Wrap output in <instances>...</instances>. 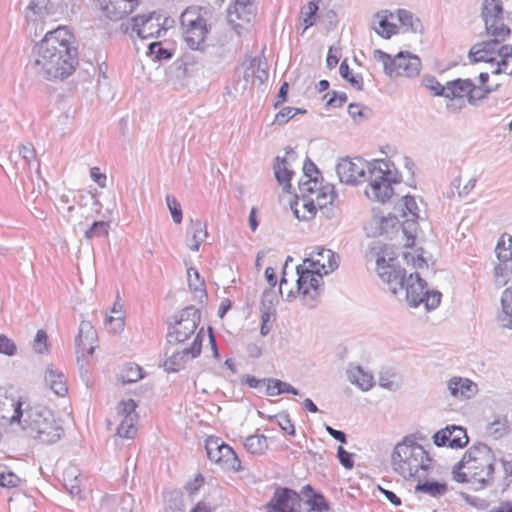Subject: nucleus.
I'll return each mask as SVG.
<instances>
[{
	"label": "nucleus",
	"instance_id": "obj_63",
	"mask_svg": "<svg viewBox=\"0 0 512 512\" xmlns=\"http://www.w3.org/2000/svg\"><path fill=\"white\" fill-rule=\"evenodd\" d=\"M508 428L507 421L496 420L491 423L489 430L495 437H502L508 432Z\"/></svg>",
	"mask_w": 512,
	"mask_h": 512
},
{
	"label": "nucleus",
	"instance_id": "obj_48",
	"mask_svg": "<svg viewBox=\"0 0 512 512\" xmlns=\"http://www.w3.org/2000/svg\"><path fill=\"white\" fill-rule=\"evenodd\" d=\"M306 503L310 506L311 510L316 512H326L329 510V504L322 494H313L306 500Z\"/></svg>",
	"mask_w": 512,
	"mask_h": 512
},
{
	"label": "nucleus",
	"instance_id": "obj_9",
	"mask_svg": "<svg viewBox=\"0 0 512 512\" xmlns=\"http://www.w3.org/2000/svg\"><path fill=\"white\" fill-rule=\"evenodd\" d=\"M373 58L382 64L384 73L390 78H413L418 76L421 70L420 58L408 51H400L392 57L390 54L376 49L373 52Z\"/></svg>",
	"mask_w": 512,
	"mask_h": 512
},
{
	"label": "nucleus",
	"instance_id": "obj_3",
	"mask_svg": "<svg viewBox=\"0 0 512 512\" xmlns=\"http://www.w3.org/2000/svg\"><path fill=\"white\" fill-rule=\"evenodd\" d=\"M10 424L17 423L25 435L38 443L50 445L56 443L64 434L60 420L56 419L52 410L47 407L26 405L17 401Z\"/></svg>",
	"mask_w": 512,
	"mask_h": 512
},
{
	"label": "nucleus",
	"instance_id": "obj_13",
	"mask_svg": "<svg viewBox=\"0 0 512 512\" xmlns=\"http://www.w3.org/2000/svg\"><path fill=\"white\" fill-rule=\"evenodd\" d=\"M200 320V313L195 307H186L182 310L179 320L169 328L167 341L178 344L187 340L196 330Z\"/></svg>",
	"mask_w": 512,
	"mask_h": 512
},
{
	"label": "nucleus",
	"instance_id": "obj_61",
	"mask_svg": "<svg viewBox=\"0 0 512 512\" xmlns=\"http://www.w3.org/2000/svg\"><path fill=\"white\" fill-rule=\"evenodd\" d=\"M337 457L339 462L346 469H352L354 467L353 454L346 451L342 446H339L337 449Z\"/></svg>",
	"mask_w": 512,
	"mask_h": 512
},
{
	"label": "nucleus",
	"instance_id": "obj_18",
	"mask_svg": "<svg viewBox=\"0 0 512 512\" xmlns=\"http://www.w3.org/2000/svg\"><path fill=\"white\" fill-rule=\"evenodd\" d=\"M98 5L105 17L118 21L138 6V0H98Z\"/></svg>",
	"mask_w": 512,
	"mask_h": 512
},
{
	"label": "nucleus",
	"instance_id": "obj_16",
	"mask_svg": "<svg viewBox=\"0 0 512 512\" xmlns=\"http://www.w3.org/2000/svg\"><path fill=\"white\" fill-rule=\"evenodd\" d=\"M468 441L466 430L462 426L456 425H448L433 436V442L438 447L463 448Z\"/></svg>",
	"mask_w": 512,
	"mask_h": 512
},
{
	"label": "nucleus",
	"instance_id": "obj_28",
	"mask_svg": "<svg viewBox=\"0 0 512 512\" xmlns=\"http://www.w3.org/2000/svg\"><path fill=\"white\" fill-rule=\"evenodd\" d=\"M80 475V470L74 465H69L63 471V485L72 496H77L81 492Z\"/></svg>",
	"mask_w": 512,
	"mask_h": 512
},
{
	"label": "nucleus",
	"instance_id": "obj_42",
	"mask_svg": "<svg viewBox=\"0 0 512 512\" xmlns=\"http://www.w3.org/2000/svg\"><path fill=\"white\" fill-rule=\"evenodd\" d=\"M20 481V478L6 465L0 464V486L5 488H14L19 485Z\"/></svg>",
	"mask_w": 512,
	"mask_h": 512
},
{
	"label": "nucleus",
	"instance_id": "obj_53",
	"mask_svg": "<svg viewBox=\"0 0 512 512\" xmlns=\"http://www.w3.org/2000/svg\"><path fill=\"white\" fill-rule=\"evenodd\" d=\"M108 223L104 221H95L89 229L86 230V238L101 237L108 233Z\"/></svg>",
	"mask_w": 512,
	"mask_h": 512
},
{
	"label": "nucleus",
	"instance_id": "obj_22",
	"mask_svg": "<svg viewBox=\"0 0 512 512\" xmlns=\"http://www.w3.org/2000/svg\"><path fill=\"white\" fill-rule=\"evenodd\" d=\"M315 197L314 201L317 204L318 208L322 211V213L327 218H331L334 216V208L328 207L331 205L336 198L337 194L335 191V187L332 184L320 185L318 182L317 187L314 192Z\"/></svg>",
	"mask_w": 512,
	"mask_h": 512
},
{
	"label": "nucleus",
	"instance_id": "obj_59",
	"mask_svg": "<svg viewBox=\"0 0 512 512\" xmlns=\"http://www.w3.org/2000/svg\"><path fill=\"white\" fill-rule=\"evenodd\" d=\"M297 111L298 108L285 107L276 114L274 122L278 125H283L293 118Z\"/></svg>",
	"mask_w": 512,
	"mask_h": 512
},
{
	"label": "nucleus",
	"instance_id": "obj_56",
	"mask_svg": "<svg viewBox=\"0 0 512 512\" xmlns=\"http://www.w3.org/2000/svg\"><path fill=\"white\" fill-rule=\"evenodd\" d=\"M491 89L484 88L483 86H476L472 82L471 92L469 94L468 102L471 105H475L478 101L484 99Z\"/></svg>",
	"mask_w": 512,
	"mask_h": 512
},
{
	"label": "nucleus",
	"instance_id": "obj_36",
	"mask_svg": "<svg viewBox=\"0 0 512 512\" xmlns=\"http://www.w3.org/2000/svg\"><path fill=\"white\" fill-rule=\"evenodd\" d=\"M497 67L493 70V73H505L512 75V51L509 50L508 46H502L498 53Z\"/></svg>",
	"mask_w": 512,
	"mask_h": 512
},
{
	"label": "nucleus",
	"instance_id": "obj_1",
	"mask_svg": "<svg viewBox=\"0 0 512 512\" xmlns=\"http://www.w3.org/2000/svg\"><path fill=\"white\" fill-rule=\"evenodd\" d=\"M391 164L385 160L365 161L360 157L342 158L336 173L341 183L358 185L367 182L365 195L368 199L385 203L394 194L393 183H398L396 172L390 169Z\"/></svg>",
	"mask_w": 512,
	"mask_h": 512
},
{
	"label": "nucleus",
	"instance_id": "obj_30",
	"mask_svg": "<svg viewBox=\"0 0 512 512\" xmlns=\"http://www.w3.org/2000/svg\"><path fill=\"white\" fill-rule=\"evenodd\" d=\"M192 237L187 240V246L192 252H197L199 246L207 238L206 224L200 220H191Z\"/></svg>",
	"mask_w": 512,
	"mask_h": 512
},
{
	"label": "nucleus",
	"instance_id": "obj_49",
	"mask_svg": "<svg viewBox=\"0 0 512 512\" xmlns=\"http://www.w3.org/2000/svg\"><path fill=\"white\" fill-rule=\"evenodd\" d=\"M397 15L400 23L403 26L410 28L413 32H416L418 30L420 22L418 19H414V16L411 12L400 9L398 10Z\"/></svg>",
	"mask_w": 512,
	"mask_h": 512
},
{
	"label": "nucleus",
	"instance_id": "obj_54",
	"mask_svg": "<svg viewBox=\"0 0 512 512\" xmlns=\"http://www.w3.org/2000/svg\"><path fill=\"white\" fill-rule=\"evenodd\" d=\"M149 54L154 55L158 60H167L172 57V51L163 48L161 42H152L149 44Z\"/></svg>",
	"mask_w": 512,
	"mask_h": 512
},
{
	"label": "nucleus",
	"instance_id": "obj_55",
	"mask_svg": "<svg viewBox=\"0 0 512 512\" xmlns=\"http://www.w3.org/2000/svg\"><path fill=\"white\" fill-rule=\"evenodd\" d=\"M318 10V5L316 2L311 1L308 3L307 7H305L301 14L303 16V22L305 24V29L314 25V16Z\"/></svg>",
	"mask_w": 512,
	"mask_h": 512
},
{
	"label": "nucleus",
	"instance_id": "obj_46",
	"mask_svg": "<svg viewBox=\"0 0 512 512\" xmlns=\"http://www.w3.org/2000/svg\"><path fill=\"white\" fill-rule=\"evenodd\" d=\"M166 203L168 206V209L171 213L172 219L176 224L181 223L183 214H182V208L178 200L173 195H167L166 196Z\"/></svg>",
	"mask_w": 512,
	"mask_h": 512
},
{
	"label": "nucleus",
	"instance_id": "obj_7",
	"mask_svg": "<svg viewBox=\"0 0 512 512\" xmlns=\"http://www.w3.org/2000/svg\"><path fill=\"white\" fill-rule=\"evenodd\" d=\"M207 10L203 7H187L180 15L182 36L192 50L204 51L206 39L211 30L205 17Z\"/></svg>",
	"mask_w": 512,
	"mask_h": 512
},
{
	"label": "nucleus",
	"instance_id": "obj_24",
	"mask_svg": "<svg viewBox=\"0 0 512 512\" xmlns=\"http://www.w3.org/2000/svg\"><path fill=\"white\" fill-rule=\"evenodd\" d=\"M313 195L314 193H308V195L303 196L300 192L296 195L298 200L291 208L299 220H309L315 216L318 206Z\"/></svg>",
	"mask_w": 512,
	"mask_h": 512
},
{
	"label": "nucleus",
	"instance_id": "obj_23",
	"mask_svg": "<svg viewBox=\"0 0 512 512\" xmlns=\"http://www.w3.org/2000/svg\"><path fill=\"white\" fill-rule=\"evenodd\" d=\"M319 176L320 171L317 166L307 158L303 165V176L299 181V192L303 196L308 195V193H314L319 182Z\"/></svg>",
	"mask_w": 512,
	"mask_h": 512
},
{
	"label": "nucleus",
	"instance_id": "obj_41",
	"mask_svg": "<svg viewBox=\"0 0 512 512\" xmlns=\"http://www.w3.org/2000/svg\"><path fill=\"white\" fill-rule=\"evenodd\" d=\"M469 58L472 62H491V63H497L498 56H493L489 53L486 49H484L481 45L476 44L474 45L470 52H469Z\"/></svg>",
	"mask_w": 512,
	"mask_h": 512
},
{
	"label": "nucleus",
	"instance_id": "obj_29",
	"mask_svg": "<svg viewBox=\"0 0 512 512\" xmlns=\"http://www.w3.org/2000/svg\"><path fill=\"white\" fill-rule=\"evenodd\" d=\"M499 263L494 267L495 283L503 287L512 278V258H498Z\"/></svg>",
	"mask_w": 512,
	"mask_h": 512
},
{
	"label": "nucleus",
	"instance_id": "obj_39",
	"mask_svg": "<svg viewBox=\"0 0 512 512\" xmlns=\"http://www.w3.org/2000/svg\"><path fill=\"white\" fill-rule=\"evenodd\" d=\"M248 70L252 71V75L259 83H263L268 79L267 62L259 57L250 60Z\"/></svg>",
	"mask_w": 512,
	"mask_h": 512
},
{
	"label": "nucleus",
	"instance_id": "obj_15",
	"mask_svg": "<svg viewBox=\"0 0 512 512\" xmlns=\"http://www.w3.org/2000/svg\"><path fill=\"white\" fill-rule=\"evenodd\" d=\"M137 404L133 399L122 400L117 405V416L120 418V424L116 435L124 439H132L136 435V422L138 415L136 413Z\"/></svg>",
	"mask_w": 512,
	"mask_h": 512
},
{
	"label": "nucleus",
	"instance_id": "obj_21",
	"mask_svg": "<svg viewBox=\"0 0 512 512\" xmlns=\"http://www.w3.org/2000/svg\"><path fill=\"white\" fill-rule=\"evenodd\" d=\"M96 331L90 321L82 320L79 325L78 335L75 339L77 353L92 355L94 352L93 343L96 340Z\"/></svg>",
	"mask_w": 512,
	"mask_h": 512
},
{
	"label": "nucleus",
	"instance_id": "obj_57",
	"mask_svg": "<svg viewBox=\"0 0 512 512\" xmlns=\"http://www.w3.org/2000/svg\"><path fill=\"white\" fill-rule=\"evenodd\" d=\"M47 334L44 330H38L33 340V349L35 352L42 354L47 351Z\"/></svg>",
	"mask_w": 512,
	"mask_h": 512
},
{
	"label": "nucleus",
	"instance_id": "obj_38",
	"mask_svg": "<svg viewBox=\"0 0 512 512\" xmlns=\"http://www.w3.org/2000/svg\"><path fill=\"white\" fill-rule=\"evenodd\" d=\"M244 446L251 454H262L268 448L267 438L262 434L246 437Z\"/></svg>",
	"mask_w": 512,
	"mask_h": 512
},
{
	"label": "nucleus",
	"instance_id": "obj_5",
	"mask_svg": "<svg viewBox=\"0 0 512 512\" xmlns=\"http://www.w3.org/2000/svg\"><path fill=\"white\" fill-rule=\"evenodd\" d=\"M322 259L326 260L327 264L320 259L304 258L303 263L296 266L297 294L303 305L308 308H314L318 304L323 275L333 272L339 266L338 258Z\"/></svg>",
	"mask_w": 512,
	"mask_h": 512
},
{
	"label": "nucleus",
	"instance_id": "obj_10",
	"mask_svg": "<svg viewBox=\"0 0 512 512\" xmlns=\"http://www.w3.org/2000/svg\"><path fill=\"white\" fill-rule=\"evenodd\" d=\"M405 297L408 304L417 307L421 303L425 304L427 310L437 308L441 302L442 294L439 291H428L426 282L420 278L419 274L411 273L404 283Z\"/></svg>",
	"mask_w": 512,
	"mask_h": 512
},
{
	"label": "nucleus",
	"instance_id": "obj_8",
	"mask_svg": "<svg viewBox=\"0 0 512 512\" xmlns=\"http://www.w3.org/2000/svg\"><path fill=\"white\" fill-rule=\"evenodd\" d=\"M482 18L488 35L494 37L493 40L483 42L480 45L489 51L493 56H497L499 49L503 46L501 41L510 34L509 27L504 23V11L501 0H484L482 7Z\"/></svg>",
	"mask_w": 512,
	"mask_h": 512
},
{
	"label": "nucleus",
	"instance_id": "obj_6",
	"mask_svg": "<svg viewBox=\"0 0 512 512\" xmlns=\"http://www.w3.org/2000/svg\"><path fill=\"white\" fill-rule=\"evenodd\" d=\"M431 463L428 452L410 437L398 443L391 456L394 472L404 479H426Z\"/></svg>",
	"mask_w": 512,
	"mask_h": 512
},
{
	"label": "nucleus",
	"instance_id": "obj_26",
	"mask_svg": "<svg viewBox=\"0 0 512 512\" xmlns=\"http://www.w3.org/2000/svg\"><path fill=\"white\" fill-rule=\"evenodd\" d=\"M347 377L352 384L357 385L363 391L370 390L374 384L372 374L364 371L360 366L348 369Z\"/></svg>",
	"mask_w": 512,
	"mask_h": 512
},
{
	"label": "nucleus",
	"instance_id": "obj_60",
	"mask_svg": "<svg viewBox=\"0 0 512 512\" xmlns=\"http://www.w3.org/2000/svg\"><path fill=\"white\" fill-rule=\"evenodd\" d=\"M275 418L282 430L287 432L289 435H295V427L288 414L280 413L276 415Z\"/></svg>",
	"mask_w": 512,
	"mask_h": 512
},
{
	"label": "nucleus",
	"instance_id": "obj_64",
	"mask_svg": "<svg viewBox=\"0 0 512 512\" xmlns=\"http://www.w3.org/2000/svg\"><path fill=\"white\" fill-rule=\"evenodd\" d=\"M19 154L22 156L26 164H30L35 159L36 152L32 144L28 143L19 146Z\"/></svg>",
	"mask_w": 512,
	"mask_h": 512
},
{
	"label": "nucleus",
	"instance_id": "obj_12",
	"mask_svg": "<svg viewBox=\"0 0 512 512\" xmlns=\"http://www.w3.org/2000/svg\"><path fill=\"white\" fill-rule=\"evenodd\" d=\"M396 260L397 258H377L375 268L379 278L389 286L394 295L404 290L406 279L405 269Z\"/></svg>",
	"mask_w": 512,
	"mask_h": 512
},
{
	"label": "nucleus",
	"instance_id": "obj_32",
	"mask_svg": "<svg viewBox=\"0 0 512 512\" xmlns=\"http://www.w3.org/2000/svg\"><path fill=\"white\" fill-rule=\"evenodd\" d=\"M293 258H287L282 271V276L279 283V293L281 297L286 301H292L295 299L297 294V288L294 290V286L290 283L289 274L287 272L288 262L292 261Z\"/></svg>",
	"mask_w": 512,
	"mask_h": 512
},
{
	"label": "nucleus",
	"instance_id": "obj_20",
	"mask_svg": "<svg viewBox=\"0 0 512 512\" xmlns=\"http://www.w3.org/2000/svg\"><path fill=\"white\" fill-rule=\"evenodd\" d=\"M447 388L451 396L459 400L470 399L478 392L477 384L463 377H452L447 383Z\"/></svg>",
	"mask_w": 512,
	"mask_h": 512
},
{
	"label": "nucleus",
	"instance_id": "obj_34",
	"mask_svg": "<svg viewBox=\"0 0 512 512\" xmlns=\"http://www.w3.org/2000/svg\"><path fill=\"white\" fill-rule=\"evenodd\" d=\"M374 17L379 20H373L371 27L379 36L388 39L397 33V26L390 23L386 16H382L381 12L376 13Z\"/></svg>",
	"mask_w": 512,
	"mask_h": 512
},
{
	"label": "nucleus",
	"instance_id": "obj_50",
	"mask_svg": "<svg viewBox=\"0 0 512 512\" xmlns=\"http://www.w3.org/2000/svg\"><path fill=\"white\" fill-rule=\"evenodd\" d=\"M188 284L195 292L204 293V281L200 278L198 271L194 268L187 269Z\"/></svg>",
	"mask_w": 512,
	"mask_h": 512
},
{
	"label": "nucleus",
	"instance_id": "obj_58",
	"mask_svg": "<svg viewBox=\"0 0 512 512\" xmlns=\"http://www.w3.org/2000/svg\"><path fill=\"white\" fill-rule=\"evenodd\" d=\"M17 352V346L13 340L5 335H0V353L13 356Z\"/></svg>",
	"mask_w": 512,
	"mask_h": 512
},
{
	"label": "nucleus",
	"instance_id": "obj_31",
	"mask_svg": "<svg viewBox=\"0 0 512 512\" xmlns=\"http://www.w3.org/2000/svg\"><path fill=\"white\" fill-rule=\"evenodd\" d=\"M502 311L498 315V320L505 328H511L512 325V286L505 289L501 297Z\"/></svg>",
	"mask_w": 512,
	"mask_h": 512
},
{
	"label": "nucleus",
	"instance_id": "obj_35",
	"mask_svg": "<svg viewBox=\"0 0 512 512\" xmlns=\"http://www.w3.org/2000/svg\"><path fill=\"white\" fill-rule=\"evenodd\" d=\"M253 8L250 9H234V7L229 6L227 11V20L233 25L234 29H238L242 27V24L238 21H242L244 23H249L253 18Z\"/></svg>",
	"mask_w": 512,
	"mask_h": 512
},
{
	"label": "nucleus",
	"instance_id": "obj_2",
	"mask_svg": "<svg viewBox=\"0 0 512 512\" xmlns=\"http://www.w3.org/2000/svg\"><path fill=\"white\" fill-rule=\"evenodd\" d=\"M71 34L66 27L47 32L34 48L31 68L47 80L65 79L75 70L77 51L71 46Z\"/></svg>",
	"mask_w": 512,
	"mask_h": 512
},
{
	"label": "nucleus",
	"instance_id": "obj_19",
	"mask_svg": "<svg viewBox=\"0 0 512 512\" xmlns=\"http://www.w3.org/2000/svg\"><path fill=\"white\" fill-rule=\"evenodd\" d=\"M286 157H276L274 164V174L278 183L283 186L284 191L289 192L291 188L290 180L293 175V171L290 169V161L296 158L294 151L289 148L286 151Z\"/></svg>",
	"mask_w": 512,
	"mask_h": 512
},
{
	"label": "nucleus",
	"instance_id": "obj_25",
	"mask_svg": "<svg viewBox=\"0 0 512 512\" xmlns=\"http://www.w3.org/2000/svg\"><path fill=\"white\" fill-rule=\"evenodd\" d=\"M44 381L57 396L63 397L67 394L66 377L62 371L48 366L45 371Z\"/></svg>",
	"mask_w": 512,
	"mask_h": 512
},
{
	"label": "nucleus",
	"instance_id": "obj_44",
	"mask_svg": "<svg viewBox=\"0 0 512 512\" xmlns=\"http://www.w3.org/2000/svg\"><path fill=\"white\" fill-rule=\"evenodd\" d=\"M417 227H418V224H417L416 218H407L403 222L402 230H403L404 235L407 238V242L405 244L406 247H410V246L414 245V239H415Z\"/></svg>",
	"mask_w": 512,
	"mask_h": 512
},
{
	"label": "nucleus",
	"instance_id": "obj_17",
	"mask_svg": "<svg viewBox=\"0 0 512 512\" xmlns=\"http://www.w3.org/2000/svg\"><path fill=\"white\" fill-rule=\"evenodd\" d=\"M202 348V340L200 334H197L191 347L182 351H175L169 356L163 366L168 373L178 372L181 370L189 359L196 358L200 355Z\"/></svg>",
	"mask_w": 512,
	"mask_h": 512
},
{
	"label": "nucleus",
	"instance_id": "obj_4",
	"mask_svg": "<svg viewBox=\"0 0 512 512\" xmlns=\"http://www.w3.org/2000/svg\"><path fill=\"white\" fill-rule=\"evenodd\" d=\"M495 455L484 443L472 445L462 459L453 467V479L459 483H470L482 489L493 482Z\"/></svg>",
	"mask_w": 512,
	"mask_h": 512
},
{
	"label": "nucleus",
	"instance_id": "obj_40",
	"mask_svg": "<svg viewBox=\"0 0 512 512\" xmlns=\"http://www.w3.org/2000/svg\"><path fill=\"white\" fill-rule=\"evenodd\" d=\"M339 73L342 78L347 80L351 86L361 91L363 90V77L361 74H352L346 60L342 61L339 67Z\"/></svg>",
	"mask_w": 512,
	"mask_h": 512
},
{
	"label": "nucleus",
	"instance_id": "obj_43",
	"mask_svg": "<svg viewBox=\"0 0 512 512\" xmlns=\"http://www.w3.org/2000/svg\"><path fill=\"white\" fill-rule=\"evenodd\" d=\"M402 212L406 218H419L418 206L414 197L406 195L402 197Z\"/></svg>",
	"mask_w": 512,
	"mask_h": 512
},
{
	"label": "nucleus",
	"instance_id": "obj_45",
	"mask_svg": "<svg viewBox=\"0 0 512 512\" xmlns=\"http://www.w3.org/2000/svg\"><path fill=\"white\" fill-rule=\"evenodd\" d=\"M272 310L271 307L265 304V301L262 300L261 307V335L266 336L271 331V321H272Z\"/></svg>",
	"mask_w": 512,
	"mask_h": 512
},
{
	"label": "nucleus",
	"instance_id": "obj_37",
	"mask_svg": "<svg viewBox=\"0 0 512 512\" xmlns=\"http://www.w3.org/2000/svg\"><path fill=\"white\" fill-rule=\"evenodd\" d=\"M144 377L142 368L135 363H128L124 365L119 374L118 379L122 384H129L137 382Z\"/></svg>",
	"mask_w": 512,
	"mask_h": 512
},
{
	"label": "nucleus",
	"instance_id": "obj_27",
	"mask_svg": "<svg viewBox=\"0 0 512 512\" xmlns=\"http://www.w3.org/2000/svg\"><path fill=\"white\" fill-rule=\"evenodd\" d=\"M472 81L470 79H455L452 81H448L446 83L447 95L448 98L453 100L455 98L461 99L467 96L469 98V94L471 92Z\"/></svg>",
	"mask_w": 512,
	"mask_h": 512
},
{
	"label": "nucleus",
	"instance_id": "obj_52",
	"mask_svg": "<svg viewBox=\"0 0 512 512\" xmlns=\"http://www.w3.org/2000/svg\"><path fill=\"white\" fill-rule=\"evenodd\" d=\"M105 325L109 332L118 334L124 330L125 321L123 315H118L116 317L107 316L105 320Z\"/></svg>",
	"mask_w": 512,
	"mask_h": 512
},
{
	"label": "nucleus",
	"instance_id": "obj_14",
	"mask_svg": "<svg viewBox=\"0 0 512 512\" xmlns=\"http://www.w3.org/2000/svg\"><path fill=\"white\" fill-rule=\"evenodd\" d=\"M206 451L208 458L219 464L223 469L241 470V462L236 452L229 445L219 443L218 438H210L206 441Z\"/></svg>",
	"mask_w": 512,
	"mask_h": 512
},
{
	"label": "nucleus",
	"instance_id": "obj_51",
	"mask_svg": "<svg viewBox=\"0 0 512 512\" xmlns=\"http://www.w3.org/2000/svg\"><path fill=\"white\" fill-rule=\"evenodd\" d=\"M49 4V0H32L26 9V18L31 19L32 16L42 15Z\"/></svg>",
	"mask_w": 512,
	"mask_h": 512
},
{
	"label": "nucleus",
	"instance_id": "obj_62",
	"mask_svg": "<svg viewBox=\"0 0 512 512\" xmlns=\"http://www.w3.org/2000/svg\"><path fill=\"white\" fill-rule=\"evenodd\" d=\"M427 87L430 89L435 96H443L448 98L446 85L443 86L440 84L435 78H431L427 80Z\"/></svg>",
	"mask_w": 512,
	"mask_h": 512
},
{
	"label": "nucleus",
	"instance_id": "obj_11",
	"mask_svg": "<svg viewBox=\"0 0 512 512\" xmlns=\"http://www.w3.org/2000/svg\"><path fill=\"white\" fill-rule=\"evenodd\" d=\"M120 29L123 33L135 32L141 39L159 37L162 32H166L162 24V15L155 11L147 15H137L130 21L123 22Z\"/></svg>",
	"mask_w": 512,
	"mask_h": 512
},
{
	"label": "nucleus",
	"instance_id": "obj_33",
	"mask_svg": "<svg viewBox=\"0 0 512 512\" xmlns=\"http://www.w3.org/2000/svg\"><path fill=\"white\" fill-rule=\"evenodd\" d=\"M415 480L418 482L416 485V491L428 494L432 497H440L448 490L446 483H440L437 481L422 482L423 479Z\"/></svg>",
	"mask_w": 512,
	"mask_h": 512
},
{
	"label": "nucleus",
	"instance_id": "obj_47",
	"mask_svg": "<svg viewBox=\"0 0 512 512\" xmlns=\"http://www.w3.org/2000/svg\"><path fill=\"white\" fill-rule=\"evenodd\" d=\"M504 252H508V256H512V236L508 233L502 234L495 246L496 256H503Z\"/></svg>",
	"mask_w": 512,
	"mask_h": 512
}]
</instances>
